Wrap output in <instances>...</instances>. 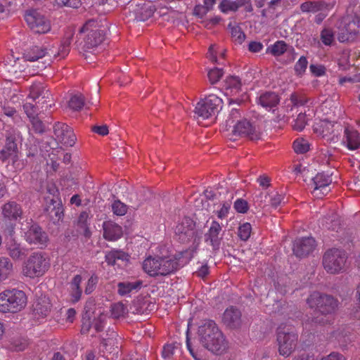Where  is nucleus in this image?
I'll use <instances>...</instances> for the list:
<instances>
[{"label": "nucleus", "instance_id": "nucleus-1", "mask_svg": "<svg viewBox=\"0 0 360 360\" xmlns=\"http://www.w3.org/2000/svg\"><path fill=\"white\" fill-rule=\"evenodd\" d=\"M338 106V101L328 98L323 101L315 112L318 119L313 126L314 132L328 142H335L342 130L340 123L332 120Z\"/></svg>", "mask_w": 360, "mask_h": 360}, {"label": "nucleus", "instance_id": "nucleus-2", "mask_svg": "<svg viewBox=\"0 0 360 360\" xmlns=\"http://www.w3.org/2000/svg\"><path fill=\"white\" fill-rule=\"evenodd\" d=\"M193 256V252L188 250L179 252L177 256H148L143 260L142 266L143 271L150 276H167L188 263Z\"/></svg>", "mask_w": 360, "mask_h": 360}, {"label": "nucleus", "instance_id": "nucleus-3", "mask_svg": "<svg viewBox=\"0 0 360 360\" xmlns=\"http://www.w3.org/2000/svg\"><path fill=\"white\" fill-rule=\"evenodd\" d=\"M200 340L202 345L215 354H221L228 349V342L216 323L207 321L198 330Z\"/></svg>", "mask_w": 360, "mask_h": 360}, {"label": "nucleus", "instance_id": "nucleus-4", "mask_svg": "<svg viewBox=\"0 0 360 360\" xmlns=\"http://www.w3.org/2000/svg\"><path fill=\"white\" fill-rule=\"evenodd\" d=\"M51 95L42 83L33 84L30 90L23 109L30 120H34L38 113L51 107Z\"/></svg>", "mask_w": 360, "mask_h": 360}, {"label": "nucleus", "instance_id": "nucleus-5", "mask_svg": "<svg viewBox=\"0 0 360 360\" xmlns=\"http://www.w3.org/2000/svg\"><path fill=\"white\" fill-rule=\"evenodd\" d=\"M51 267V259L42 252L31 254L22 264V274L30 279H38L44 276Z\"/></svg>", "mask_w": 360, "mask_h": 360}, {"label": "nucleus", "instance_id": "nucleus-6", "mask_svg": "<svg viewBox=\"0 0 360 360\" xmlns=\"http://www.w3.org/2000/svg\"><path fill=\"white\" fill-rule=\"evenodd\" d=\"M49 65V60H44L39 62L37 66V70H31L27 68V63L25 59L22 58H15L11 56L0 65V72L6 76L18 78L24 75H35L38 74L39 71L45 69Z\"/></svg>", "mask_w": 360, "mask_h": 360}, {"label": "nucleus", "instance_id": "nucleus-7", "mask_svg": "<svg viewBox=\"0 0 360 360\" xmlns=\"http://www.w3.org/2000/svg\"><path fill=\"white\" fill-rule=\"evenodd\" d=\"M239 117V112L236 110H232L230 117L226 121L225 125L221 127L223 131L227 132L226 136L230 139H234V136H244L250 139H257L259 137V130L256 127L244 120L235 123L234 118Z\"/></svg>", "mask_w": 360, "mask_h": 360}, {"label": "nucleus", "instance_id": "nucleus-8", "mask_svg": "<svg viewBox=\"0 0 360 360\" xmlns=\"http://www.w3.org/2000/svg\"><path fill=\"white\" fill-rule=\"evenodd\" d=\"M27 297L23 290L16 288H7L0 292V312L15 314L26 307Z\"/></svg>", "mask_w": 360, "mask_h": 360}, {"label": "nucleus", "instance_id": "nucleus-9", "mask_svg": "<svg viewBox=\"0 0 360 360\" xmlns=\"http://www.w3.org/2000/svg\"><path fill=\"white\" fill-rule=\"evenodd\" d=\"M94 307L95 302L93 300H88L85 304L81 329L82 333H88L91 327L96 331H101L107 323L108 314L101 308L94 309Z\"/></svg>", "mask_w": 360, "mask_h": 360}, {"label": "nucleus", "instance_id": "nucleus-10", "mask_svg": "<svg viewBox=\"0 0 360 360\" xmlns=\"http://www.w3.org/2000/svg\"><path fill=\"white\" fill-rule=\"evenodd\" d=\"M22 141V134L13 130L6 139L5 146L0 151V160L11 163L16 169H22L25 163L19 158V150L17 143Z\"/></svg>", "mask_w": 360, "mask_h": 360}, {"label": "nucleus", "instance_id": "nucleus-11", "mask_svg": "<svg viewBox=\"0 0 360 360\" xmlns=\"http://www.w3.org/2000/svg\"><path fill=\"white\" fill-rule=\"evenodd\" d=\"M106 29L101 21H87L81 29V33L84 35V46L90 49L100 45L104 40Z\"/></svg>", "mask_w": 360, "mask_h": 360}, {"label": "nucleus", "instance_id": "nucleus-12", "mask_svg": "<svg viewBox=\"0 0 360 360\" xmlns=\"http://www.w3.org/2000/svg\"><path fill=\"white\" fill-rule=\"evenodd\" d=\"M223 101L214 94H210L200 100L195 108V114L206 120L214 117L222 108Z\"/></svg>", "mask_w": 360, "mask_h": 360}, {"label": "nucleus", "instance_id": "nucleus-13", "mask_svg": "<svg viewBox=\"0 0 360 360\" xmlns=\"http://www.w3.org/2000/svg\"><path fill=\"white\" fill-rule=\"evenodd\" d=\"M337 37L340 42L353 41L360 29V21L352 16L343 17L336 25Z\"/></svg>", "mask_w": 360, "mask_h": 360}, {"label": "nucleus", "instance_id": "nucleus-14", "mask_svg": "<svg viewBox=\"0 0 360 360\" xmlns=\"http://www.w3.org/2000/svg\"><path fill=\"white\" fill-rule=\"evenodd\" d=\"M21 230L24 233L25 239L30 244L37 245L39 248L46 246L48 243L46 233L42 231L39 225L33 223L32 219L22 223Z\"/></svg>", "mask_w": 360, "mask_h": 360}, {"label": "nucleus", "instance_id": "nucleus-15", "mask_svg": "<svg viewBox=\"0 0 360 360\" xmlns=\"http://www.w3.org/2000/svg\"><path fill=\"white\" fill-rule=\"evenodd\" d=\"M24 18L28 27L34 33L46 34L51 29L50 20L37 9L27 10Z\"/></svg>", "mask_w": 360, "mask_h": 360}, {"label": "nucleus", "instance_id": "nucleus-16", "mask_svg": "<svg viewBox=\"0 0 360 360\" xmlns=\"http://www.w3.org/2000/svg\"><path fill=\"white\" fill-rule=\"evenodd\" d=\"M307 304L311 309L318 310L322 314L333 313L338 306V302L333 297L320 292L311 293L307 299Z\"/></svg>", "mask_w": 360, "mask_h": 360}, {"label": "nucleus", "instance_id": "nucleus-17", "mask_svg": "<svg viewBox=\"0 0 360 360\" xmlns=\"http://www.w3.org/2000/svg\"><path fill=\"white\" fill-rule=\"evenodd\" d=\"M345 252L339 249L328 250L324 256L323 264L326 271L330 274H337L341 271L346 263Z\"/></svg>", "mask_w": 360, "mask_h": 360}, {"label": "nucleus", "instance_id": "nucleus-18", "mask_svg": "<svg viewBox=\"0 0 360 360\" xmlns=\"http://www.w3.org/2000/svg\"><path fill=\"white\" fill-rule=\"evenodd\" d=\"M277 336L278 351L281 355L289 356L295 347L297 335L294 333L282 331L279 328Z\"/></svg>", "mask_w": 360, "mask_h": 360}, {"label": "nucleus", "instance_id": "nucleus-19", "mask_svg": "<svg viewBox=\"0 0 360 360\" xmlns=\"http://www.w3.org/2000/svg\"><path fill=\"white\" fill-rule=\"evenodd\" d=\"M55 140L60 147L72 146L76 141V136L72 129L64 123H58L54 126Z\"/></svg>", "mask_w": 360, "mask_h": 360}, {"label": "nucleus", "instance_id": "nucleus-20", "mask_svg": "<svg viewBox=\"0 0 360 360\" xmlns=\"http://www.w3.org/2000/svg\"><path fill=\"white\" fill-rule=\"evenodd\" d=\"M332 182L330 175L325 173H319L313 178L314 189L312 194L316 198H322L329 191V186Z\"/></svg>", "mask_w": 360, "mask_h": 360}, {"label": "nucleus", "instance_id": "nucleus-21", "mask_svg": "<svg viewBox=\"0 0 360 360\" xmlns=\"http://www.w3.org/2000/svg\"><path fill=\"white\" fill-rule=\"evenodd\" d=\"M315 248V240L311 237L297 238L293 244V252L299 257L309 254Z\"/></svg>", "mask_w": 360, "mask_h": 360}, {"label": "nucleus", "instance_id": "nucleus-22", "mask_svg": "<svg viewBox=\"0 0 360 360\" xmlns=\"http://www.w3.org/2000/svg\"><path fill=\"white\" fill-rule=\"evenodd\" d=\"M1 214L5 219L13 221L22 219V210L20 205L9 201L1 207Z\"/></svg>", "mask_w": 360, "mask_h": 360}, {"label": "nucleus", "instance_id": "nucleus-23", "mask_svg": "<svg viewBox=\"0 0 360 360\" xmlns=\"http://www.w3.org/2000/svg\"><path fill=\"white\" fill-rule=\"evenodd\" d=\"M51 304L46 296H42L37 300L34 304V316L35 319L41 320L45 319L50 313Z\"/></svg>", "mask_w": 360, "mask_h": 360}, {"label": "nucleus", "instance_id": "nucleus-24", "mask_svg": "<svg viewBox=\"0 0 360 360\" xmlns=\"http://www.w3.org/2000/svg\"><path fill=\"white\" fill-rule=\"evenodd\" d=\"M103 228V236L108 240H117L122 236V227L111 221H105Z\"/></svg>", "mask_w": 360, "mask_h": 360}, {"label": "nucleus", "instance_id": "nucleus-25", "mask_svg": "<svg viewBox=\"0 0 360 360\" xmlns=\"http://www.w3.org/2000/svg\"><path fill=\"white\" fill-rule=\"evenodd\" d=\"M343 142L349 150H354L359 148L360 147L359 134L353 128H345Z\"/></svg>", "mask_w": 360, "mask_h": 360}, {"label": "nucleus", "instance_id": "nucleus-26", "mask_svg": "<svg viewBox=\"0 0 360 360\" xmlns=\"http://www.w3.org/2000/svg\"><path fill=\"white\" fill-rule=\"evenodd\" d=\"M224 95L227 97L237 96L241 90L240 81L237 77H226L224 84Z\"/></svg>", "mask_w": 360, "mask_h": 360}, {"label": "nucleus", "instance_id": "nucleus-27", "mask_svg": "<svg viewBox=\"0 0 360 360\" xmlns=\"http://www.w3.org/2000/svg\"><path fill=\"white\" fill-rule=\"evenodd\" d=\"M240 311L233 307H229L226 309L223 314V322L230 328H235L239 326L240 323Z\"/></svg>", "mask_w": 360, "mask_h": 360}, {"label": "nucleus", "instance_id": "nucleus-28", "mask_svg": "<svg viewBox=\"0 0 360 360\" xmlns=\"http://www.w3.org/2000/svg\"><path fill=\"white\" fill-rule=\"evenodd\" d=\"M279 102L278 95L274 92L262 94L257 99V103L267 110H272Z\"/></svg>", "mask_w": 360, "mask_h": 360}, {"label": "nucleus", "instance_id": "nucleus-29", "mask_svg": "<svg viewBox=\"0 0 360 360\" xmlns=\"http://www.w3.org/2000/svg\"><path fill=\"white\" fill-rule=\"evenodd\" d=\"M47 53L46 49L39 46H34L27 49L22 58L25 59V61L34 62L42 59L46 56Z\"/></svg>", "mask_w": 360, "mask_h": 360}, {"label": "nucleus", "instance_id": "nucleus-30", "mask_svg": "<svg viewBox=\"0 0 360 360\" xmlns=\"http://www.w3.org/2000/svg\"><path fill=\"white\" fill-rule=\"evenodd\" d=\"M142 282L141 281L121 282L117 285L118 293L122 296H129L131 293L140 290Z\"/></svg>", "mask_w": 360, "mask_h": 360}, {"label": "nucleus", "instance_id": "nucleus-31", "mask_svg": "<svg viewBox=\"0 0 360 360\" xmlns=\"http://www.w3.org/2000/svg\"><path fill=\"white\" fill-rule=\"evenodd\" d=\"M13 264L11 261L5 257H0V283L7 280L13 274Z\"/></svg>", "mask_w": 360, "mask_h": 360}, {"label": "nucleus", "instance_id": "nucleus-32", "mask_svg": "<svg viewBox=\"0 0 360 360\" xmlns=\"http://www.w3.org/2000/svg\"><path fill=\"white\" fill-rule=\"evenodd\" d=\"M221 231L220 224L215 221H213L211 224L210 229L206 234V240L210 242L213 247H217L219 243V233Z\"/></svg>", "mask_w": 360, "mask_h": 360}, {"label": "nucleus", "instance_id": "nucleus-33", "mask_svg": "<svg viewBox=\"0 0 360 360\" xmlns=\"http://www.w3.org/2000/svg\"><path fill=\"white\" fill-rule=\"evenodd\" d=\"M105 258L109 265H115L117 260L128 262L129 256L123 251L113 250L108 252Z\"/></svg>", "mask_w": 360, "mask_h": 360}, {"label": "nucleus", "instance_id": "nucleus-34", "mask_svg": "<svg viewBox=\"0 0 360 360\" xmlns=\"http://www.w3.org/2000/svg\"><path fill=\"white\" fill-rule=\"evenodd\" d=\"M46 192L49 196L45 197V200L47 204L54 205L59 197V191L53 181H47L46 184Z\"/></svg>", "mask_w": 360, "mask_h": 360}, {"label": "nucleus", "instance_id": "nucleus-35", "mask_svg": "<svg viewBox=\"0 0 360 360\" xmlns=\"http://www.w3.org/2000/svg\"><path fill=\"white\" fill-rule=\"evenodd\" d=\"M6 244L8 253L13 259H18L23 254L20 245L12 236L6 238Z\"/></svg>", "mask_w": 360, "mask_h": 360}, {"label": "nucleus", "instance_id": "nucleus-36", "mask_svg": "<svg viewBox=\"0 0 360 360\" xmlns=\"http://www.w3.org/2000/svg\"><path fill=\"white\" fill-rule=\"evenodd\" d=\"M327 7V4L324 2H312L307 1L300 5V9L303 13H316L323 11Z\"/></svg>", "mask_w": 360, "mask_h": 360}, {"label": "nucleus", "instance_id": "nucleus-37", "mask_svg": "<svg viewBox=\"0 0 360 360\" xmlns=\"http://www.w3.org/2000/svg\"><path fill=\"white\" fill-rule=\"evenodd\" d=\"M82 277L79 275H76L71 283H70V288H71V297H72V302H77L81 297L82 295V290L80 289V283H82Z\"/></svg>", "mask_w": 360, "mask_h": 360}, {"label": "nucleus", "instance_id": "nucleus-38", "mask_svg": "<svg viewBox=\"0 0 360 360\" xmlns=\"http://www.w3.org/2000/svg\"><path fill=\"white\" fill-rule=\"evenodd\" d=\"M243 4L240 1L222 0L219 6V10L224 13L236 11Z\"/></svg>", "mask_w": 360, "mask_h": 360}, {"label": "nucleus", "instance_id": "nucleus-39", "mask_svg": "<svg viewBox=\"0 0 360 360\" xmlns=\"http://www.w3.org/2000/svg\"><path fill=\"white\" fill-rule=\"evenodd\" d=\"M311 143L303 137L296 139L293 142V148L296 153L303 154L308 152L310 149Z\"/></svg>", "mask_w": 360, "mask_h": 360}, {"label": "nucleus", "instance_id": "nucleus-40", "mask_svg": "<svg viewBox=\"0 0 360 360\" xmlns=\"http://www.w3.org/2000/svg\"><path fill=\"white\" fill-rule=\"evenodd\" d=\"M111 316L113 319L124 317L127 313V307L122 302L114 303L110 307Z\"/></svg>", "mask_w": 360, "mask_h": 360}, {"label": "nucleus", "instance_id": "nucleus-41", "mask_svg": "<svg viewBox=\"0 0 360 360\" xmlns=\"http://www.w3.org/2000/svg\"><path fill=\"white\" fill-rule=\"evenodd\" d=\"M84 105V98L81 94L72 95L69 101L68 106L73 110H79Z\"/></svg>", "mask_w": 360, "mask_h": 360}, {"label": "nucleus", "instance_id": "nucleus-42", "mask_svg": "<svg viewBox=\"0 0 360 360\" xmlns=\"http://www.w3.org/2000/svg\"><path fill=\"white\" fill-rule=\"evenodd\" d=\"M53 208L51 212V216L54 223L62 221L64 217V208L60 200L53 205Z\"/></svg>", "mask_w": 360, "mask_h": 360}, {"label": "nucleus", "instance_id": "nucleus-43", "mask_svg": "<svg viewBox=\"0 0 360 360\" xmlns=\"http://www.w3.org/2000/svg\"><path fill=\"white\" fill-rule=\"evenodd\" d=\"M191 226H192V221L188 219L185 218L183 219L182 222L180 224H178L174 229L175 233L177 235L180 234H189L190 231H191Z\"/></svg>", "mask_w": 360, "mask_h": 360}, {"label": "nucleus", "instance_id": "nucleus-44", "mask_svg": "<svg viewBox=\"0 0 360 360\" xmlns=\"http://www.w3.org/2000/svg\"><path fill=\"white\" fill-rule=\"evenodd\" d=\"M229 28L230 29L231 34L234 41L238 44H241L244 41L245 35L240 27L238 25L229 24Z\"/></svg>", "mask_w": 360, "mask_h": 360}, {"label": "nucleus", "instance_id": "nucleus-45", "mask_svg": "<svg viewBox=\"0 0 360 360\" xmlns=\"http://www.w3.org/2000/svg\"><path fill=\"white\" fill-rule=\"evenodd\" d=\"M308 119L305 110H301L297 118L294 120L292 127L295 130L302 131L306 126Z\"/></svg>", "mask_w": 360, "mask_h": 360}, {"label": "nucleus", "instance_id": "nucleus-46", "mask_svg": "<svg viewBox=\"0 0 360 360\" xmlns=\"http://www.w3.org/2000/svg\"><path fill=\"white\" fill-rule=\"evenodd\" d=\"M179 351V345L177 342L169 343L165 345L162 355L164 359H169L173 355Z\"/></svg>", "mask_w": 360, "mask_h": 360}, {"label": "nucleus", "instance_id": "nucleus-47", "mask_svg": "<svg viewBox=\"0 0 360 360\" xmlns=\"http://www.w3.org/2000/svg\"><path fill=\"white\" fill-rule=\"evenodd\" d=\"M267 51L274 56H278L287 51V44L283 41H278L269 47Z\"/></svg>", "mask_w": 360, "mask_h": 360}, {"label": "nucleus", "instance_id": "nucleus-48", "mask_svg": "<svg viewBox=\"0 0 360 360\" xmlns=\"http://www.w3.org/2000/svg\"><path fill=\"white\" fill-rule=\"evenodd\" d=\"M25 146L27 150V157H33L37 153L38 146L37 144V141L33 136H30L27 139V143H25Z\"/></svg>", "mask_w": 360, "mask_h": 360}, {"label": "nucleus", "instance_id": "nucleus-49", "mask_svg": "<svg viewBox=\"0 0 360 360\" xmlns=\"http://www.w3.org/2000/svg\"><path fill=\"white\" fill-rule=\"evenodd\" d=\"M252 226L250 223H244L238 228V236L243 240H247L251 234Z\"/></svg>", "mask_w": 360, "mask_h": 360}, {"label": "nucleus", "instance_id": "nucleus-50", "mask_svg": "<svg viewBox=\"0 0 360 360\" xmlns=\"http://www.w3.org/2000/svg\"><path fill=\"white\" fill-rule=\"evenodd\" d=\"M3 111L4 115L8 117H11L13 122L15 124H19L21 122L22 120L20 116L13 108L4 105L3 107Z\"/></svg>", "mask_w": 360, "mask_h": 360}, {"label": "nucleus", "instance_id": "nucleus-51", "mask_svg": "<svg viewBox=\"0 0 360 360\" xmlns=\"http://www.w3.org/2000/svg\"><path fill=\"white\" fill-rule=\"evenodd\" d=\"M111 207L113 213L117 216H123L127 213V205L120 200H115Z\"/></svg>", "mask_w": 360, "mask_h": 360}, {"label": "nucleus", "instance_id": "nucleus-52", "mask_svg": "<svg viewBox=\"0 0 360 360\" xmlns=\"http://www.w3.org/2000/svg\"><path fill=\"white\" fill-rule=\"evenodd\" d=\"M224 72L222 69L214 68L210 69L207 72V77L212 84L217 83L222 77Z\"/></svg>", "mask_w": 360, "mask_h": 360}, {"label": "nucleus", "instance_id": "nucleus-53", "mask_svg": "<svg viewBox=\"0 0 360 360\" xmlns=\"http://www.w3.org/2000/svg\"><path fill=\"white\" fill-rule=\"evenodd\" d=\"M334 39L333 32L328 28H324L321 33V39L323 44L330 46L332 44Z\"/></svg>", "mask_w": 360, "mask_h": 360}, {"label": "nucleus", "instance_id": "nucleus-54", "mask_svg": "<svg viewBox=\"0 0 360 360\" xmlns=\"http://www.w3.org/2000/svg\"><path fill=\"white\" fill-rule=\"evenodd\" d=\"M308 65V61L304 56L299 58L298 61L295 65V71L297 75H302L306 70Z\"/></svg>", "mask_w": 360, "mask_h": 360}, {"label": "nucleus", "instance_id": "nucleus-55", "mask_svg": "<svg viewBox=\"0 0 360 360\" xmlns=\"http://www.w3.org/2000/svg\"><path fill=\"white\" fill-rule=\"evenodd\" d=\"M215 0H203V6L202 7L200 6H196L194 11L196 14H199L200 11L202 9V13L205 14L213 8Z\"/></svg>", "mask_w": 360, "mask_h": 360}, {"label": "nucleus", "instance_id": "nucleus-56", "mask_svg": "<svg viewBox=\"0 0 360 360\" xmlns=\"http://www.w3.org/2000/svg\"><path fill=\"white\" fill-rule=\"evenodd\" d=\"M58 6H68L77 8L80 6V0H55Z\"/></svg>", "mask_w": 360, "mask_h": 360}, {"label": "nucleus", "instance_id": "nucleus-57", "mask_svg": "<svg viewBox=\"0 0 360 360\" xmlns=\"http://www.w3.org/2000/svg\"><path fill=\"white\" fill-rule=\"evenodd\" d=\"M235 210L239 213H245L248 210V202L243 199H238L233 205Z\"/></svg>", "mask_w": 360, "mask_h": 360}, {"label": "nucleus", "instance_id": "nucleus-58", "mask_svg": "<svg viewBox=\"0 0 360 360\" xmlns=\"http://www.w3.org/2000/svg\"><path fill=\"white\" fill-rule=\"evenodd\" d=\"M97 282V276L92 275L87 281L86 286L85 288V292L86 294H90L91 292H92L96 288Z\"/></svg>", "mask_w": 360, "mask_h": 360}, {"label": "nucleus", "instance_id": "nucleus-59", "mask_svg": "<svg viewBox=\"0 0 360 360\" xmlns=\"http://www.w3.org/2000/svg\"><path fill=\"white\" fill-rule=\"evenodd\" d=\"M310 71L316 77H321L325 74V68L321 65H311L309 66Z\"/></svg>", "mask_w": 360, "mask_h": 360}, {"label": "nucleus", "instance_id": "nucleus-60", "mask_svg": "<svg viewBox=\"0 0 360 360\" xmlns=\"http://www.w3.org/2000/svg\"><path fill=\"white\" fill-rule=\"evenodd\" d=\"M330 10L329 5L327 4V7L323 9V11H320L316 12L317 14L315 16V22L317 24H320L325 19V18L328 15V11Z\"/></svg>", "mask_w": 360, "mask_h": 360}, {"label": "nucleus", "instance_id": "nucleus-61", "mask_svg": "<svg viewBox=\"0 0 360 360\" xmlns=\"http://www.w3.org/2000/svg\"><path fill=\"white\" fill-rule=\"evenodd\" d=\"M230 207H231V204L229 202H224L222 205L221 209L217 212V217L219 219L225 218L229 214Z\"/></svg>", "mask_w": 360, "mask_h": 360}, {"label": "nucleus", "instance_id": "nucleus-62", "mask_svg": "<svg viewBox=\"0 0 360 360\" xmlns=\"http://www.w3.org/2000/svg\"><path fill=\"white\" fill-rule=\"evenodd\" d=\"M217 47L216 45H211L209 48L208 52H207V57L211 60L212 61L217 63Z\"/></svg>", "mask_w": 360, "mask_h": 360}, {"label": "nucleus", "instance_id": "nucleus-63", "mask_svg": "<svg viewBox=\"0 0 360 360\" xmlns=\"http://www.w3.org/2000/svg\"><path fill=\"white\" fill-rule=\"evenodd\" d=\"M263 49V45L260 42L252 41L249 44V50L251 52L257 53Z\"/></svg>", "mask_w": 360, "mask_h": 360}, {"label": "nucleus", "instance_id": "nucleus-64", "mask_svg": "<svg viewBox=\"0 0 360 360\" xmlns=\"http://www.w3.org/2000/svg\"><path fill=\"white\" fill-rule=\"evenodd\" d=\"M321 360H346L345 356L340 354L332 352L326 357L322 358Z\"/></svg>", "mask_w": 360, "mask_h": 360}]
</instances>
